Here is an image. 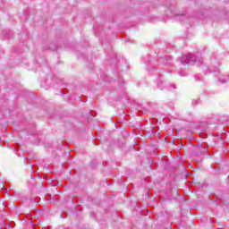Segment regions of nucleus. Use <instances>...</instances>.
Wrapping results in <instances>:
<instances>
[{
	"mask_svg": "<svg viewBox=\"0 0 229 229\" xmlns=\"http://www.w3.org/2000/svg\"><path fill=\"white\" fill-rule=\"evenodd\" d=\"M191 60V55H185L182 56V59L181 60L182 64H187Z\"/></svg>",
	"mask_w": 229,
	"mask_h": 229,
	"instance_id": "f257e3e1",
	"label": "nucleus"
}]
</instances>
